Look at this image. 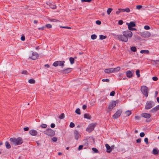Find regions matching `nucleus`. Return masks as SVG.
I'll list each match as a JSON object with an SVG mask.
<instances>
[{
    "mask_svg": "<svg viewBox=\"0 0 159 159\" xmlns=\"http://www.w3.org/2000/svg\"><path fill=\"white\" fill-rule=\"evenodd\" d=\"M127 76L129 78H131L132 76V72L129 71H128L126 72Z\"/></svg>",
    "mask_w": 159,
    "mask_h": 159,
    "instance_id": "nucleus-17",
    "label": "nucleus"
},
{
    "mask_svg": "<svg viewBox=\"0 0 159 159\" xmlns=\"http://www.w3.org/2000/svg\"><path fill=\"white\" fill-rule=\"evenodd\" d=\"M105 146L107 148V152L108 153H109V145L107 144H105Z\"/></svg>",
    "mask_w": 159,
    "mask_h": 159,
    "instance_id": "nucleus-30",
    "label": "nucleus"
},
{
    "mask_svg": "<svg viewBox=\"0 0 159 159\" xmlns=\"http://www.w3.org/2000/svg\"><path fill=\"white\" fill-rule=\"evenodd\" d=\"M106 36H104L102 35H100L99 38L100 39L102 40L106 38Z\"/></svg>",
    "mask_w": 159,
    "mask_h": 159,
    "instance_id": "nucleus-33",
    "label": "nucleus"
},
{
    "mask_svg": "<svg viewBox=\"0 0 159 159\" xmlns=\"http://www.w3.org/2000/svg\"><path fill=\"white\" fill-rule=\"evenodd\" d=\"M28 82L30 84H34L35 82V81L33 79H30L28 80Z\"/></svg>",
    "mask_w": 159,
    "mask_h": 159,
    "instance_id": "nucleus-27",
    "label": "nucleus"
},
{
    "mask_svg": "<svg viewBox=\"0 0 159 159\" xmlns=\"http://www.w3.org/2000/svg\"><path fill=\"white\" fill-rule=\"evenodd\" d=\"M50 126L52 128H54L55 127V125L54 123H52L51 124Z\"/></svg>",
    "mask_w": 159,
    "mask_h": 159,
    "instance_id": "nucleus-57",
    "label": "nucleus"
},
{
    "mask_svg": "<svg viewBox=\"0 0 159 159\" xmlns=\"http://www.w3.org/2000/svg\"><path fill=\"white\" fill-rule=\"evenodd\" d=\"M91 1H92V0H81V1L82 2H91Z\"/></svg>",
    "mask_w": 159,
    "mask_h": 159,
    "instance_id": "nucleus-42",
    "label": "nucleus"
},
{
    "mask_svg": "<svg viewBox=\"0 0 159 159\" xmlns=\"http://www.w3.org/2000/svg\"><path fill=\"white\" fill-rule=\"evenodd\" d=\"M75 139L77 140L78 139L79 134V132L76 130H75L74 132Z\"/></svg>",
    "mask_w": 159,
    "mask_h": 159,
    "instance_id": "nucleus-15",
    "label": "nucleus"
},
{
    "mask_svg": "<svg viewBox=\"0 0 159 159\" xmlns=\"http://www.w3.org/2000/svg\"><path fill=\"white\" fill-rule=\"evenodd\" d=\"M91 38L92 39H95L97 38V36L95 34H92L91 36Z\"/></svg>",
    "mask_w": 159,
    "mask_h": 159,
    "instance_id": "nucleus-35",
    "label": "nucleus"
},
{
    "mask_svg": "<svg viewBox=\"0 0 159 159\" xmlns=\"http://www.w3.org/2000/svg\"><path fill=\"white\" fill-rule=\"evenodd\" d=\"M10 140L15 145H20L23 143V141L21 138L19 137L17 138H11Z\"/></svg>",
    "mask_w": 159,
    "mask_h": 159,
    "instance_id": "nucleus-2",
    "label": "nucleus"
},
{
    "mask_svg": "<svg viewBox=\"0 0 159 159\" xmlns=\"http://www.w3.org/2000/svg\"><path fill=\"white\" fill-rule=\"evenodd\" d=\"M60 27L61 28H65V29H71L70 27H68V26H61Z\"/></svg>",
    "mask_w": 159,
    "mask_h": 159,
    "instance_id": "nucleus-50",
    "label": "nucleus"
},
{
    "mask_svg": "<svg viewBox=\"0 0 159 159\" xmlns=\"http://www.w3.org/2000/svg\"><path fill=\"white\" fill-rule=\"evenodd\" d=\"M84 118L86 119H90L91 118V116L89 114H85L84 115Z\"/></svg>",
    "mask_w": 159,
    "mask_h": 159,
    "instance_id": "nucleus-21",
    "label": "nucleus"
},
{
    "mask_svg": "<svg viewBox=\"0 0 159 159\" xmlns=\"http://www.w3.org/2000/svg\"><path fill=\"white\" fill-rule=\"evenodd\" d=\"M126 25H128V29L130 30H136V29L133 28V27L135 26V24L133 21H131L130 23H127Z\"/></svg>",
    "mask_w": 159,
    "mask_h": 159,
    "instance_id": "nucleus-8",
    "label": "nucleus"
},
{
    "mask_svg": "<svg viewBox=\"0 0 159 159\" xmlns=\"http://www.w3.org/2000/svg\"><path fill=\"white\" fill-rule=\"evenodd\" d=\"M159 150L156 148H154L152 151V154L155 155H157L158 153Z\"/></svg>",
    "mask_w": 159,
    "mask_h": 159,
    "instance_id": "nucleus-18",
    "label": "nucleus"
},
{
    "mask_svg": "<svg viewBox=\"0 0 159 159\" xmlns=\"http://www.w3.org/2000/svg\"><path fill=\"white\" fill-rule=\"evenodd\" d=\"M87 107L86 105H84L82 106V108L84 110H85L86 108Z\"/></svg>",
    "mask_w": 159,
    "mask_h": 159,
    "instance_id": "nucleus-62",
    "label": "nucleus"
},
{
    "mask_svg": "<svg viewBox=\"0 0 159 159\" xmlns=\"http://www.w3.org/2000/svg\"><path fill=\"white\" fill-rule=\"evenodd\" d=\"M122 112V111L121 110H117L113 116V118L114 119L118 118L121 115Z\"/></svg>",
    "mask_w": 159,
    "mask_h": 159,
    "instance_id": "nucleus-9",
    "label": "nucleus"
},
{
    "mask_svg": "<svg viewBox=\"0 0 159 159\" xmlns=\"http://www.w3.org/2000/svg\"><path fill=\"white\" fill-rule=\"evenodd\" d=\"M46 27L48 28H52V25L50 24H47L45 25Z\"/></svg>",
    "mask_w": 159,
    "mask_h": 159,
    "instance_id": "nucleus-38",
    "label": "nucleus"
},
{
    "mask_svg": "<svg viewBox=\"0 0 159 159\" xmlns=\"http://www.w3.org/2000/svg\"><path fill=\"white\" fill-rule=\"evenodd\" d=\"M39 57V55L38 53L36 52L31 51V55L29 57V58L33 60H35Z\"/></svg>",
    "mask_w": 159,
    "mask_h": 159,
    "instance_id": "nucleus-7",
    "label": "nucleus"
},
{
    "mask_svg": "<svg viewBox=\"0 0 159 159\" xmlns=\"http://www.w3.org/2000/svg\"><path fill=\"white\" fill-rule=\"evenodd\" d=\"M71 71V69L70 68H68L64 70L63 71L65 73H68L70 72Z\"/></svg>",
    "mask_w": 159,
    "mask_h": 159,
    "instance_id": "nucleus-19",
    "label": "nucleus"
},
{
    "mask_svg": "<svg viewBox=\"0 0 159 159\" xmlns=\"http://www.w3.org/2000/svg\"><path fill=\"white\" fill-rule=\"evenodd\" d=\"M75 112L78 114L80 115V111L79 108H78L75 110Z\"/></svg>",
    "mask_w": 159,
    "mask_h": 159,
    "instance_id": "nucleus-34",
    "label": "nucleus"
},
{
    "mask_svg": "<svg viewBox=\"0 0 159 159\" xmlns=\"http://www.w3.org/2000/svg\"><path fill=\"white\" fill-rule=\"evenodd\" d=\"M141 138H139V139H138L136 140V142L137 143H140V142H141Z\"/></svg>",
    "mask_w": 159,
    "mask_h": 159,
    "instance_id": "nucleus-54",
    "label": "nucleus"
},
{
    "mask_svg": "<svg viewBox=\"0 0 159 159\" xmlns=\"http://www.w3.org/2000/svg\"><path fill=\"white\" fill-rule=\"evenodd\" d=\"M120 69V67H118L114 68L113 72H115L119 71Z\"/></svg>",
    "mask_w": 159,
    "mask_h": 159,
    "instance_id": "nucleus-26",
    "label": "nucleus"
},
{
    "mask_svg": "<svg viewBox=\"0 0 159 159\" xmlns=\"http://www.w3.org/2000/svg\"><path fill=\"white\" fill-rule=\"evenodd\" d=\"M144 140L145 142L147 144H148V138H145Z\"/></svg>",
    "mask_w": 159,
    "mask_h": 159,
    "instance_id": "nucleus-55",
    "label": "nucleus"
},
{
    "mask_svg": "<svg viewBox=\"0 0 159 159\" xmlns=\"http://www.w3.org/2000/svg\"><path fill=\"white\" fill-rule=\"evenodd\" d=\"M29 133L32 136H35L37 135V132L34 129H31L29 131Z\"/></svg>",
    "mask_w": 159,
    "mask_h": 159,
    "instance_id": "nucleus-12",
    "label": "nucleus"
},
{
    "mask_svg": "<svg viewBox=\"0 0 159 159\" xmlns=\"http://www.w3.org/2000/svg\"><path fill=\"white\" fill-rule=\"evenodd\" d=\"M142 6L141 5H137L136 6V9H137L138 10H139L141 8H142Z\"/></svg>",
    "mask_w": 159,
    "mask_h": 159,
    "instance_id": "nucleus-44",
    "label": "nucleus"
},
{
    "mask_svg": "<svg viewBox=\"0 0 159 159\" xmlns=\"http://www.w3.org/2000/svg\"><path fill=\"white\" fill-rule=\"evenodd\" d=\"M53 66L54 67H56L58 66V61H56L54 62L53 64Z\"/></svg>",
    "mask_w": 159,
    "mask_h": 159,
    "instance_id": "nucleus-37",
    "label": "nucleus"
},
{
    "mask_svg": "<svg viewBox=\"0 0 159 159\" xmlns=\"http://www.w3.org/2000/svg\"><path fill=\"white\" fill-rule=\"evenodd\" d=\"M115 94V92L114 91H111L110 93V96H114Z\"/></svg>",
    "mask_w": 159,
    "mask_h": 159,
    "instance_id": "nucleus-40",
    "label": "nucleus"
},
{
    "mask_svg": "<svg viewBox=\"0 0 159 159\" xmlns=\"http://www.w3.org/2000/svg\"><path fill=\"white\" fill-rule=\"evenodd\" d=\"M5 145H6V148L7 149H9V148H11V145L9 144V143H8V142L6 141L5 142Z\"/></svg>",
    "mask_w": 159,
    "mask_h": 159,
    "instance_id": "nucleus-20",
    "label": "nucleus"
},
{
    "mask_svg": "<svg viewBox=\"0 0 159 159\" xmlns=\"http://www.w3.org/2000/svg\"><path fill=\"white\" fill-rule=\"evenodd\" d=\"M142 36L144 38H148L150 36L151 34L149 32L146 31L142 34Z\"/></svg>",
    "mask_w": 159,
    "mask_h": 159,
    "instance_id": "nucleus-13",
    "label": "nucleus"
},
{
    "mask_svg": "<svg viewBox=\"0 0 159 159\" xmlns=\"http://www.w3.org/2000/svg\"><path fill=\"white\" fill-rule=\"evenodd\" d=\"M132 36V33L131 31L126 30L123 31L122 34L118 35L117 38L119 41L126 42L128 41V39Z\"/></svg>",
    "mask_w": 159,
    "mask_h": 159,
    "instance_id": "nucleus-1",
    "label": "nucleus"
},
{
    "mask_svg": "<svg viewBox=\"0 0 159 159\" xmlns=\"http://www.w3.org/2000/svg\"><path fill=\"white\" fill-rule=\"evenodd\" d=\"M69 60L71 64H72L74 63L75 62V60L72 57H70L69 58Z\"/></svg>",
    "mask_w": 159,
    "mask_h": 159,
    "instance_id": "nucleus-23",
    "label": "nucleus"
},
{
    "mask_svg": "<svg viewBox=\"0 0 159 159\" xmlns=\"http://www.w3.org/2000/svg\"><path fill=\"white\" fill-rule=\"evenodd\" d=\"M27 72L26 70H23L21 72V73L23 74H27Z\"/></svg>",
    "mask_w": 159,
    "mask_h": 159,
    "instance_id": "nucleus-58",
    "label": "nucleus"
},
{
    "mask_svg": "<svg viewBox=\"0 0 159 159\" xmlns=\"http://www.w3.org/2000/svg\"><path fill=\"white\" fill-rule=\"evenodd\" d=\"M137 49H139V48H137L136 47H135V46L130 47V50H136Z\"/></svg>",
    "mask_w": 159,
    "mask_h": 159,
    "instance_id": "nucleus-46",
    "label": "nucleus"
},
{
    "mask_svg": "<svg viewBox=\"0 0 159 159\" xmlns=\"http://www.w3.org/2000/svg\"><path fill=\"white\" fill-rule=\"evenodd\" d=\"M52 140L53 142H56L57 141V137H53L52 139Z\"/></svg>",
    "mask_w": 159,
    "mask_h": 159,
    "instance_id": "nucleus-48",
    "label": "nucleus"
},
{
    "mask_svg": "<svg viewBox=\"0 0 159 159\" xmlns=\"http://www.w3.org/2000/svg\"><path fill=\"white\" fill-rule=\"evenodd\" d=\"M114 68H110V73L113 72Z\"/></svg>",
    "mask_w": 159,
    "mask_h": 159,
    "instance_id": "nucleus-63",
    "label": "nucleus"
},
{
    "mask_svg": "<svg viewBox=\"0 0 159 159\" xmlns=\"http://www.w3.org/2000/svg\"><path fill=\"white\" fill-rule=\"evenodd\" d=\"M114 147V145H113L111 146V147H110V152H111V151L113 149Z\"/></svg>",
    "mask_w": 159,
    "mask_h": 159,
    "instance_id": "nucleus-64",
    "label": "nucleus"
},
{
    "mask_svg": "<svg viewBox=\"0 0 159 159\" xmlns=\"http://www.w3.org/2000/svg\"><path fill=\"white\" fill-rule=\"evenodd\" d=\"M154 81H157L158 80V78L156 76H154L152 78Z\"/></svg>",
    "mask_w": 159,
    "mask_h": 159,
    "instance_id": "nucleus-52",
    "label": "nucleus"
},
{
    "mask_svg": "<svg viewBox=\"0 0 159 159\" xmlns=\"http://www.w3.org/2000/svg\"><path fill=\"white\" fill-rule=\"evenodd\" d=\"M144 28L146 30H148L150 29V27L148 25H145L144 27Z\"/></svg>",
    "mask_w": 159,
    "mask_h": 159,
    "instance_id": "nucleus-43",
    "label": "nucleus"
},
{
    "mask_svg": "<svg viewBox=\"0 0 159 159\" xmlns=\"http://www.w3.org/2000/svg\"><path fill=\"white\" fill-rule=\"evenodd\" d=\"M119 10H121L122 12H126L127 13H129L130 12V10L129 8L127 7L124 9L119 8Z\"/></svg>",
    "mask_w": 159,
    "mask_h": 159,
    "instance_id": "nucleus-16",
    "label": "nucleus"
},
{
    "mask_svg": "<svg viewBox=\"0 0 159 159\" xmlns=\"http://www.w3.org/2000/svg\"><path fill=\"white\" fill-rule=\"evenodd\" d=\"M44 132L45 134L50 136H53L55 134V131L50 128L47 129Z\"/></svg>",
    "mask_w": 159,
    "mask_h": 159,
    "instance_id": "nucleus-5",
    "label": "nucleus"
},
{
    "mask_svg": "<svg viewBox=\"0 0 159 159\" xmlns=\"http://www.w3.org/2000/svg\"><path fill=\"white\" fill-rule=\"evenodd\" d=\"M141 116L144 118L147 119H149L151 116V115L150 114L146 113H142L141 114Z\"/></svg>",
    "mask_w": 159,
    "mask_h": 159,
    "instance_id": "nucleus-11",
    "label": "nucleus"
},
{
    "mask_svg": "<svg viewBox=\"0 0 159 159\" xmlns=\"http://www.w3.org/2000/svg\"><path fill=\"white\" fill-rule=\"evenodd\" d=\"M49 20L51 22H59V21L58 20L56 19H49Z\"/></svg>",
    "mask_w": 159,
    "mask_h": 159,
    "instance_id": "nucleus-31",
    "label": "nucleus"
},
{
    "mask_svg": "<svg viewBox=\"0 0 159 159\" xmlns=\"http://www.w3.org/2000/svg\"><path fill=\"white\" fill-rule=\"evenodd\" d=\"M64 113H61L60 116H59V118L62 119L64 118Z\"/></svg>",
    "mask_w": 159,
    "mask_h": 159,
    "instance_id": "nucleus-39",
    "label": "nucleus"
},
{
    "mask_svg": "<svg viewBox=\"0 0 159 159\" xmlns=\"http://www.w3.org/2000/svg\"><path fill=\"white\" fill-rule=\"evenodd\" d=\"M58 65L60 66H63L64 65L65 61H58Z\"/></svg>",
    "mask_w": 159,
    "mask_h": 159,
    "instance_id": "nucleus-24",
    "label": "nucleus"
},
{
    "mask_svg": "<svg viewBox=\"0 0 159 159\" xmlns=\"http://www.w3.org/2000/svg\"><path fill=\"white\" fill-rule=\"evenodd\" d=\"M96 24L98 25H100L101 23V22L100 20H97L96 22Z\"/></svg>",
    "mask_w": 159,
    "mask_h": 159,
    "instance_id": "nucleus-47",
    "label": "nucleus"
},
{
    "mask_svg": "<svg viewBox=\"0 0 159 159\" xmlns=\"http://www.w3.org/2000/svg\"><path fill=\"white\" fill-rule=\"evenodd\" d=\"M69 126L70 128H73L75 126V124L71 122Z\"/></svg>",
    "mask_w": 159,
    "mask_h": 159,
    "instance_id": "nucleus-41",
    "label": "nucleus"
},
{
    "mask_svg": "<svg viewBox=\"0 0 159 159\" xmlns=\"http://www.w3.org/2000/svg\"><path fill=\"white\" fill-rule=\"evenodd\" d=\"M40 127L41 128H46L47 127V125L45 124H42L40 126Z\"/></svg>",
    "mask_w": 159,
    "mask_h": 159,
    "instance_id": "nucleus-32",
    "label": "nucleus"
},
{
    "mask_svg": "<svg viewBox=\"0 0 159 159\" xmlns=\"http://www.w3.org/2000/svg\"><path fill=\"white\" fill-rule=\"evenodd\" d=\"M145 135V134L143 132H141L140 134V136L141 137H143Z\"/></svg>",
    "mask_w": 159,
    "mask_h": 159,
    "instance_id": "nucleus-51",
    "label": "nucleus"
},
{
    "mask_svg": "<svg viewBox=\"0 0 159 159\" xmlns=\"http://www.w3.org/2000/svg\"><path fill=\"white\" fill-rule=\"evenodd\" d=\"M122 12L121 10H119V8L118 9V11H117L116 12V13L117 14H119L120 13V12Z\"/></svg>",
    "mask_w": 159,
    "mask_h": 159,
    "instance_id": "nucleus-60",
    "label": "nucleus"
},
{
    "mask_svg": "<svg viewBox=\"0 0 159 159\" xmlns=\"http://www.w3.org/2000/svg\"><path fill=\"white\" fill-rule=\"evenodd\" d=\"M105 72L106 73H109V69H106L105 70Z\"/></svg>",
    "mask_w": 159,
    "mask_h": 159,
    "instance_id": "nucleus-59",
    "label": "nucleus"
},
{
    "mask_svg": "<svg viewBox=\"0 0 159 159\" xmlns=\"http://www.w3.org/2000/svg\"><path fill=\"white\" fill-rule=\"evenodd\" d=\"M123 23V22L122 20H120L118 22V24L119 25H122Z\"/></svg>",
    "mask_w": 159,
    "mask_h": 159,
    "instance_id": "nucleus-49",
    "label": "nucleus"
},
{
    "mask_svg": "<svg viewBox=\"0 0 159 159\" xmlns=\"http://www.w3.org/2000/svg\"><path fill=\"white\" fill-rule=\"evenodd\" d=\"M83 147V145H80L79 146L78 148V150H81V149H82Z\"/></svg>",
    "mask_w": 159,
    "mask_h": 159,
    "instance_id": "nucleus-53",
    "label": "nucleus"
},
{
    "mask_svg": "<svg viewBox=\"0 0 159 159\" xmlns=\"http://www.w3.org/2000/svg\"><path fill=\"white\" fill-rule=\"evenodd\" d=\"M102 81L103 82H108L109 81V80L108 79H103L102 80Z\"/></svg>",
    "mask_w": 159,
    "mask_h": 159,
    "instance_id": "nucleus-45",
    "label": "nucleus"
},
{
    "mask_svg": "<svg viewBox=\"0 0 159 159\" xmlns=\"http://www.w3.org/2000/svg\"><path fill=\"white\" fill-rule=\"evenodd\" d=\"M155 105L154 102L150 101H147L146 103L145 109L146 110H149L151 108Z\"/></svg>",
    "mask_w": 159,
    "mask_h": 159,
    "instance_id": "nucleus-3",
    "label": "nucleus"
},
{
    "mask_svg": "<svg viewBox=\"0 0 159 159\" xmlns=\"http://www.w3.org/2000/svg\"><path fill=\"white\" fill-rule=\"evenodd\" d=\"M49 6L51 8L53 9H55L56 8V6L51 3H50Z\"/></svg>",
    "mask_w": 159,
    "mask_h": 159,
    "instance_id": "nucleus-22",
    "label": "nucleus"
},
{
    "mask_svg": "<svg viewBox=\"0 0 159 159\" xmlns=\"http://www.w3.org/2000/svg\"><path fill=\"white\" fill-rule=\"evenodd\" d=\"M92 150L93 151L94 153H98V150L95 148H92Z\"/></svg>",
    "mask_w": 159,
    "mask_h": 159,
    "instance_id": "nucleus-36",
    "label": "nucleus"
},
{
    "mask_svg": "<svg viewBox=\"0 0 159 159\" xmlns=\"http://www.w3.org/2000/svg\"><path fill=\"white\" fill-rule=\"evenodd\" d=\"M141 91L143 95L146 97H148V89L147 86L144 85L142 86L141 88Z\"/></svg>",
    "mask_w": 159,
    "mask_h": 159,
    "instance_id": "nucleus-4",
    "label": "nucleus"
},
{
    "mask_svg": "<svg viewBox=\"0 0 159 159\" xmlns=\"http://www.w3.org/2000/svg\"><path fill=\"white\" fill-rule=\"evenodd\" d=\"M29 128L28 127H25L24 128V130L25 131H28L29 130Z\"/></svg>",
    "mask_w": 159,
    "mask_h": 159,
    "instance_id": "nucleus-61",
    "label": "nucleus"
},
{
    "mask_svg": "<svg viewBox=\"0 0 159 159\" xmlns=\"http://www.w3.org/2000/svg\"><path fill=\"white\" fill-rule=\"evenodd\" d=\"M140 52L141 53L148 54L149 51V50H140Z\"/></svg>",
    "mask_w": 159,
    "mask_h": 159,
    "instance_id": "nucleus-25",
    "label": "nucleus"
},
{
    "mask_svg": "<svg viewBox=\"0 0 159 159\" xmlns=\"http://www.w3.org/2000/svg\"><path fill=\"white\" fill-rule=\"evenodd\" d=\"M159 109V105L152 109L150 111L151 113H154Z\"/></svg>",
    "mask_w": 159,
    "mask_h": 159,
    "instance_id": "nucleus-14",
    "label": "nucleus"
},
{
    "mask_svg": "<svg viewBox=\"0 0 159 159\" xmlns=\"http://www.w3.org/2000/svg\"><path fill=\"white\" fill-rule=\"evenodd\" d=\"M125 114L127 116H129L130 115L131 113V112L130 111L128 110L126 111L125 112Z\"/></svg>",
    "mask_w": 159,
    "mask_h": 159,
    "instance_id": "nucleus-29",
    "label": "nucleus"
},
{
    "mask_svg": "<svg viewBox=\"0 0 159 159\" xmlns=\"http://www.w3.org/2000/svg\"><path fill=\"white\" fill-rule=\"evenodd\" d=\"M96 125V123H93L90 124L86 129V131L89 132H90L93 131Z\"/></svg>",
    "mask_w": 159,
    "mask_h": 159,
    "instance_id": "nucleus-6",
    "label": "nucleus"
},
{
    "mask_svg": "<svg viewBox=\"0 0 159 159\" xmlns=\"http://www.w3.org/2000/svg\"><path fill=\"white\" fill-rule=\"evenodd\" d=\"M21 39L23 41H24L25 39V38L24 35L22 36L21 38Z\"/></svg>",
    "mask_w": 159,
    "mask_h": 159,
    "instance_id": "nucleus-56",
    "label": "nucleus"
},
{
    "mask_svg": "<svg viewBox=\"0 0 159 159\" xmlns=\"http://www.w3.org/2000/svg\"><path fill=\"white\" fill-rule=\"evenodd\" d=\"M136 74L138 77H139L140 76V70H137L136 71Z\"/></svg>",
    "mask_w": 159,
    "mask_h": 159,
    "instance_id": "nucleus-28",
    "label": "nucleus"
},
{
    "mask_svg": "<svg viewBox=\"0 0 159 159\" xmlns=\"http://www.w3.org/2000/svg\"><path fill=\"white\" fill-rule=\"evenodd\" d=\"M119 102V101L118 100L111 101L110 103V110L112 109L113 108L116 106V104L118 103Z\"/></svg>",
    "mask_w": 159,
    "mask_h": 159,
    "instance_id": "nucleus-10",
    "label": "nucleus"
}]
</instances>
